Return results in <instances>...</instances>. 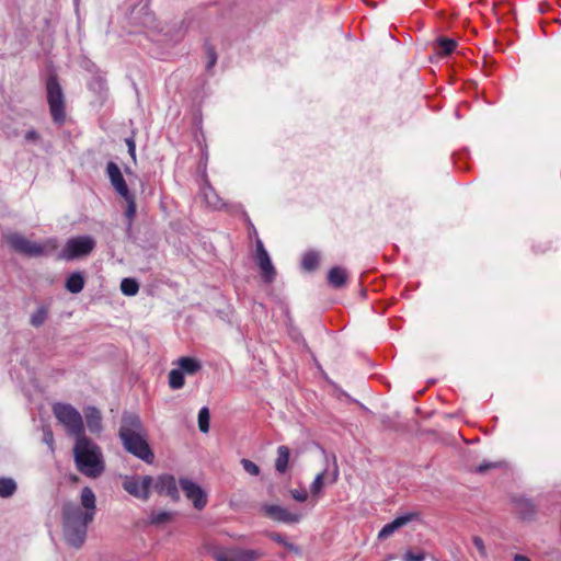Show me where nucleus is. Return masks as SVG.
<instances>
[{"label":"nucleus","instance_id":"24","mask_svg":"<svg viewBox=\"0 0 561 561\" xmlns=\"http://www.w3.org/2000/svg\"><path fill=\"white\" fill-rule=\"evenodd\" d=\"M457 46L456 41L447 37H439L436 42V54L438 56L450 55Z\"/></svg>","mask_w":561,"mask_h":561},{"label":"nucleus","instance_id":"20","mask_svg":"<svg viewBox=\"0 0 561 561\" xmlns=\"http://www.w3.org/2000/svg\"><path fill=\"white\" fill-rule=\"evenodd\" d=\"M178 365L179 369H181L183 374L187 375H194L202 368L201 363L192 357H180L178 359Z\"/></svg>","mask_w":561,"mask_h":561},{"label":"nucleus","instance_id":"42","mask_svg":"<svg viewBox=\"0 0 561 561\" xmlns=\"http://www.w3.org/2000/svg\"><path fill=\"white\" fill-rule=\"evenodd\" d=\"M217 61V55L213 48H208L207 69L211 68Z\"/></svg>","mask_w":561,"mask_h":561},{"label":"nucleus","instance_id":"16","mask_svg":"<svg viewBox=\"0 0 561 561\" xmlns=\"http://www.w3.org/2000/svg\"><path fill=\"white\" fill-rule=\"evenodd\" d=\"M417 513H408L402 516L396 517L391 523L386 524L378 534V538L380 540L387 539L390 537L396 530L401 527L408 525L410 522L417 518Z\"/></svg>","mask_w":561,"mask_h":561},{"label":"nucleus","instance_id":"37","mask_svg":"<svg viewBox=\"0 0 561 561\" xmlns=\"http://www.w3.org/2000/svg\"><path fill=\"white\" fill-rule=\"evenodd\" d=\"M241 465L243 467V469L251 476H259L260 474V468L256 463H254L253 461L249 460V459H242L241 460Z\"/></svg>","mask_w":561,"mask_h":561},{"label":"nucleus","instance_id":"29","mask_svg":"<svg viewBox=\"0 0 561 561\" xmlns=\"http://www.w3.org/2000/svg\"><path fill=\"white\" fill-rule=\"evenodd\" d=\"M121 290L126 296H135L139 290V284L134 278H124L121 282Z\"/></svg>","mask_w":561,"mask_h":561},{"label":"nucleus","instance_id":"25","mask_svg":"<svg viewBox=\"0 0 561 561\" xmlns=\"http://www.w3.org/2000/svg\"><path fill=\"white\" fill-rule=\"evenodd\" d=\"M122 197L127 203V207L125 210V217L127 218L128 226L130 227L134 221V218L136 216V211H137L135 195L131 193H128L126 196H122Z\"/></svg>","mask_w":561,"mask_h":561},{"label":"nucleus","instance_id":"23","mask_svg":"<svg viewBox=\"0 0 561 561\" xmlns=\"http://www.w3.org/2000/svg\"><path fill=\"white\" fill-rule=\"evenodd\" d=\"M84 287V278L81 273H72L66 280V289L71 294L80 293Z\"/></svg>","mask_w":561,"mask_h":561},{"label":"nucleus","instance_id":"41","mask_svg":"<svg viewBox=\"0 0 561 561\" xmlns=\"http://www.w3.org/2000/svg\"><path fill=\"white\" fill-rule=\"evenodd\" d=\"M126 145L128 147V153L133 158V160H136V144L133 138L126 139Z\"/></svg>","mask_w":561,"mask_h":561},{"label":"nucleus","instance_id":"4","mask_svg":"<svg viewBox=\"0 0 561 561\" xmlns=\"http://www.w3.org/2000/svg\"><path fill=\"white\" fill-rule=\"evenodd\" d=\"M53 413L69 435L76 439L84 436L83 419L75 407L58 402L53 405Z\"/></svg>","mask_w":561,"mask_h":561},{"label":"nucleus","instance_id":"10","mask_svg":"<svg viewBox=\"0 0 561 561\" xmlns=\"http://www.w3.org/2000/svg\"><path fill=\"white\" fill-rule=\"evenodd\" d=\"M261 512L268 518L284 523V524H295L298 523L302 515L298 513H293L287 508L275 505V504H263L261 506Z\"/></svg>","mask_w":561,"mask_h":561},{"label":"nucleus","instance_id":"12","mask_svg":"<svg viewBox=\"0 0 561 561\" xmlns=\"http://www.w3.org/2000/svg\"><path fill=\"white\" fill-rule=\"evenodd\" d=\"M255 259H256V263L261 270L263 279L266 283L273 282L275 278V275H276V271L272 264V261H271V257H270L267 251L265 250V248L263 245V242L260 239L256 240Z\"/></svg>","mask_w":561,"mask_h":561},{"label":"nucleus","instance_id":"43","mask_svg":"<svg viewBox=\"0 0 561 561\" xmlns=\"http://www.w3.org/2000/svg\"><path fill=\"white\" fill-rule=\"evenodd\" d=\"M514 561H530V560L527 557H525V556L515 554L514 556Z\"/></svg>","mask_w":561,"mask_h":561},{"label":"nucleus","instance_id":"34","mask_svg":"<svg viewBox=\"0 0 561 561\" xmlns=\"http://www.w3.org/2000/svg\"><path fill=\"white\" fill-rule=\"evenodd\" d=\"M271 538L272 540H274L275 542L284 546L286 549L295 552V553H299L300 550L297 546L290 543L284 536H282L280 534H272L271 535Z\"/></svg>","mask_w":561,"mask_h":561},{"label":"nucleus","instance_id":"5","mask_svg":"<svg viewBox=\"0 0 561 561\" xmlns=\"http://www.w3.org/2000/svg\"><path fill=\"white\" fill-rule=\"evenodd\" d=\"M47 103L54 123L62 125L66 121L65 95L56 76L46 82Z\"/></svg>","mask_w":561,"mask_h":561},{"label":"nucleus","instance_id":"36","mask_svg":"<svg viewBox=\"0 0 561 561\" xmlns=\"http://www.w3.org/2000/svg\"><path fill=\"white\" fill-rule=\"evenodd\" d=\"M43 442L49 447L50 451L54 453V434L49 425L43 426Z\"/></svg>","mask_w":561,"mask_h":561},{"label":"nucleus","instance_id":"11","mask_svg":"<svg viewBox=\"0 0 561 561\" xmlns=\"http://www.w3.org/2000/svg\"><path fill=\"white\" fill-rule=\"evenodd\" d=\"M180 485L185 496L192 501L196 510H203L207 504V495L203 489L190 479H180Z\"/></svg>","mask_w":561,"mask_h":561},{"label":"nucleus","instance_id":"3","mask_svg":"<svg viewBox=\"0 0 561 561\" xmlns=\"http://www.w3.org/2000/svg\"><path fill=\"white\" fill-rule=\"evenodd\" d=\"M73 459L77 470L88 478L96 479L105 471L101 447L85 435L76 439Z\"/></svg>","mask_w":561,"mask_h":561},{"label":"nucleus","instance_id":"39","mask_svg":"<svg viewBox=\"0 0 561 561\" xmlns=\"http://www.w3.org/2000/svg\"><path fill=\"white\" fill-rule=\"evenodd\" d=\"M424 559L425 554L423 552L414 554L412 551H407L403 556L404 561H423Z\"/></svg>","mask_w":561,"mask_h":561},{"label":"nucleus","instance_id":"38","mask_svg":"<svg viewBox=\"0 0 561 561\" xmlns=\"http://www.w3.org/2000/svg\"><path fill=\"white\" fill-rule=\"evenodd\" d=\"M290 495L291 497L297 501V502H306L307 499H308V493L306 490L301 489V490H290Z\"/></svg>","mask_w":561,"mask_h":561},{"label":"nucleus","instance_id":"8","mask_svg":"<svg viewBox=\"0 0 561 561\" xmlns=\"http://www.w3.org/2000/svg\"><path fill=\"white\" fill-rule=\"evenodd\" d=\"M95 248V240L89 236L71 238L62 251V257L73 260L90 254Z\"/></svg>","mask_w":561,"mask_h":561},{"label":"nucleus","instance_id":"17","mask_svg":"<svg viewBox=\"0 0 561 561\" xmlns=\"http://www.w3.org/2000/svg\"><path fill=\"white\" fill-rule=\"evenodd\" d=\"M84 414L89 431L91 433H100L102 431V415L100 410L94 407H89Z\"/></svg>","mask_w":561,"mask_h":561},{"label":"nucleus","instance_id":"28","mask_svg":"<svg viewBox=\"0 0 561 561\" xmlns=\"http://www.w3.org/2000/svg\"><path fill=\"white\" fill-rule=\"evenodd\" d=\"M320 255L316 251H309L305 253L302 257V267L306 271H313L319 264Z\"/></svg>","mask_w":561,"mask_h":561},{"label":"nucleus","instance_id":"14","mask_svg":"<svg viewBox=\"0 0 561 561\" xmlns=\"http://www.w3.org/2000/svg\"><path fill=\"white\" fill-rule=\"evenodd\" d=\"M339 479V469L337 466H334L332 472H329L328 469H324L320 473H318L310 485V492L313 496H319L322 492V489L325 483L333 484Z\"/></svg>","mask_w":561,"mask_h":561},{"label":"nucleus","instance_id":"19","mask_svg":"<svg viewBox=\"0 0 561 561\" xmlns=\"http://www.w3.org/2000/svg\"><path fill=\"white\" fill-rule=\"evenodd\" d=\"M347 279L346 271L340 266H335L329 271L328 274V280L329 283L335 287L340 288L342 287Z\"/></svg>","mask_w":561,"mask_h":561},{"label":"nucleus","instance_id":"33","mask_svg":"<svg viewBox=\"0 0 561 561\" xmlns=\"http://www.w3.org/2000/svg\"><path fill=\"white\" fill-rule=\"evenodd\" d=\"M503 466H504L503 461H483L482 463H480L477 467L476 472L484 474L489 470L499 469V468H502Z\"/></svg>","mask_w":561,"mask_h":561},{"label":"nucleus","instance_id":"7","mask_svg":"<svg viewBox=\"0 0 561 561\" xmlns=\"http://www.w3.org/2000/svg\"><path fill=\"white\" fill-rule=\"evenodd\" d=\"M153 483L151 476H126L123 479V489L136 499L147 501L150 496V488Z\"/></svg>","mask_w":561,"mask_h":561},{"label":"nucleus","instance_id":"27","mask_svg":"<svg viewBox=\"0 0 561 561\" xmlns=\"http://www.w3.org/2000/svg\"><path fill=\"white\" fill-rule=\"evenodd\" d=\"M184 374L181 369H172L169 373V386L173 390L181 389L184 386Z\"/></svg>","mask_w":561,"mask_h":561},{"label":"nucleus","instance_id":"1","mask_svg":"<svg viewBox=\"0 0 561 561\" xmlns=\"http://www.w3.org/2000/svg\"><path fill=\"white\" fill-rule=\"evenodd\" d=\"M96 514V497L91 488L84 486L80 493V504L68 501L61 507L62 536L67 545L79 549L83 546L88 526Z\"/></svg>","mask_w":561,"mask_h":561},{"label":"nucleus","instance_id":"22","mask_svg":"<svg viewBox=\"0 0 561 561\" xmlns=\"http://www.w3.org/2000/svg\"><path fill=\"white\" fill-rule=\"evenodd\" d=\"M203 196H204L206 204L214 209H220L225 206L222 199L218 196V194L215 192V190L210 186H206L203 190Z\"/></svg>","mask_w":561,"mask_h":561},{"label":"nucleus","instance_id":"31","mask_svg":"<svg viewBox=\"0 0 561 561\" xmlns=\"http://www.w3.org/2000/svg\"><path fill=\"white\" fill-rule=\"evenodd\" d=\"M47 316H48V310L46 307H39L32 316H31V319H30V323L35 327V328H39L41 325L44 324V322L46 321L47 319Z\"/></svg>","mask_w":561,"mask_h":561},{"label":"nucleus","instance_id":"32","mask_svg":"<svg viewBox=\"0 0 561 561\" xmlns=\"http://www.w3.org/2000/svg\"><path fill=\"white\" fill-rule=\"evenodd\" d=\"M209 420L210 415L208 408H202L198 412V427L202 433L209 432Z\"/></svg>","mask_w":561,"mask_h":561},{"label":"nucleus","instance_id":"15","mask_svg":"<svg viewBox=\"0 0 561 561\" xmlns=\"http://www.w3.org/2000/svg\"><path fill=\"white\" fill-rule=\"evenodd\" d=\"M106 173L110 178L112 186L121 196H126L128 193H130L124 176L115 162L111 161L107 163Z\"/></svg>","mask_w":561,"mask_h":561},{"label":"nucleus","instance_id":"21","mask_svg":"<svg viewBox=\"0 0 561 561\" xmlns=\"http://www.w3.org/2000/svg\"><path fill=\"white\" fill-rule=\"evenodd\" d=\"M516 513L523 518L528 519L536 513L534 504L526 499H519L515 502Z\"/></svg>","mask_w":561,"mask_h":561},{"label":"nucleus","instance_id":"30","mask_svg":"<svg viewBox=\"0 0 561 561\" xmlns=\"http://www.w3.org/2000/svg\"><path fill=\"white\" fill-rule=\"evenodd\" d=\"M172 518H173V513L165 512V511L151 512V514L149 515L150 523L153 525H162V524L169 523L172 520Z\"/></svg>","mask_w":561,"mask_h":561},{"label":"nucleus","instance_id":"35","mask_svg":"<svg viewBox=\"0 0 561 561\" xmlns=\"http://www.w3.org/2000/svg\"><path fill=\"white\" fill-rule=\"evenodd\" d=\"M472 543L474 548L477 549L479 556L481 559H488L489 553L484 543V540L480 536H473L472 537Z\"/></svg>","mask_w":561,"mask_h":561},{"label":"nucleus","instance_id":"2","mask_svg":"<svg viewBox=\"0 0 561 561\" xmlns=\"http://www.w3.org/2000/svg\"><path fill=\"white\" fill-rule=\"evenodd\" d=\"M124 448L139 459L151 463L154 455L146 440V430L140 417L130 412H125L118 432Z\"/></svg>","mask_w":561,"mask_h":561},{"label":"nucleus","instance_id":"9","mask_svg":"<svg viewBox=\"0 0 561 561\" xmlns=\"http://www.w3.org/2000/svg\"><path fill=\"white\" fill-rule=\"evenodd\" d=\"M8 242L15 251L28 256L44 255L47 253L49 248L48 242L45 244L37 243L18 233L10 234L8 237Z\"/></svg>","mask_w":561,"mask_h":561},{"label":"nucleus","instance_id":"26","mask_svg":"<svg viewBox=\"0 0 561 561\" xmlns=\"http://www.w3.org/2000/svg\"><path fill=\"white\" fill-rule=\"evenodd\" d=\"M16 491V483L11 478H0V497H10Z\"/></svg>","mask_w":561,"mask_h":561},{"label":"nucleus","instance_id":"6","mask_svg":"<svg viewBox=\"0 0 561 561\" xmlns=\"http://www.w3.org/2000/svg\"><path fill=\"white\" fill-rule=\"evenodd\" d=\"M204 549L205 552L216 561H256L261 557L257 550L240 548L225 549L213 543H205Z\"/></svg>","mask_w":561,"mask_h":561},{"label":"nucleus","instance_id":"40","mask_svg":"<svg viewBox=\"0 0 561 561\" xmlns=\"http://www.w3.org/2000/svg\"><path fill=\"white\" fill-rule=\"evenodd\" d=\"M39 139L41 136L35 129H30L25 134V140L28 142L36 144Z\"/></svg>","mask_w":561,"mask_h":561},{"label":"nucleus","instance_id":"18","mask_svg":"<svg viewBox=\"0 0 561 561\" xmlns=\"http://www.w3.org/2000/svg\"><path fill=\"white\" fill-rule=\"evenodd\" d=\"M290 450L287 446L282 445L277 448V458L275 460V470L279 474H284L289 466Z\"/></svg>","mask_w":561,"mask_h":561},{"label":"nucleus","instance_id":"13","mask_svg":"<svg viewBox=\"0 0 561 561\" xmlns=\"http://www.w3.org/2000/svg\"><path fill=\"white\" fill-rule=\"evenodd\" d=\"M151 486L158 494L169 496L172 501L180 499L175 478L171 474H161L157 479H153Z\"/></svg>","mask_w":561,"mask_h":561}]
</instances>
